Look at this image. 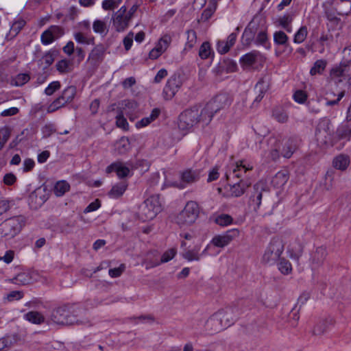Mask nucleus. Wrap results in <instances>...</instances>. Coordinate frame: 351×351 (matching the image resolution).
<instances>
[{
	"label": "nucleus",
	"instance_id": "obj_1",
	"mask_svg": "<svg viewBox=\"0 0 351 351\" xmlns=\"http://www.w3.org/2000/svg\"><path fill=\"white\" fill-rule=\"evenodd\" d=\"M199 215V204L195 201H189L184 208L175 217L174 221L180 228H186L195 223Z\"/></svg>",
	"mask_w": 351,
	"mask_h": 351
},
{
	"label": "nucleus",
	"instance_id": "obj_2",
	"mask_svg": "<svg viewBox=\"0 0 351 351\" xmlns=\"http://www.w3.org/2000/svg\"><path fill=\"white\" fill-rule=\"evenodd\" d=\"M334 132L332 123L328 119H322L318 122L315 132L317 145L320 147H327L333 145Z\"/></svg>",
	"mask_w": 351,
	"mask_h": 351
},
{
	"label": "nucleus",
	"instance_id": "obj_3",
	"mask_svg": "<svg viewBox=\"0 0 351 351\" xmlns=\"http://www.w3.org/2000/svg\"><path fill=\"white\" fill-rule=\"evenodd\" d=\"M162 210V204L159 195H152L143 203L139 210V215L143 221L154 219Z\"/></svg>",
	"mask_w": 351,
	"mask_h": 351
},
{
	"label": "nucleus",
	"instance_id": "obj_4",
	"mask_svg": "<svg viewBox=\"0 0 351 351\" xmlns=\"http://www.w3.org/2000/svg\"><path fill=\"white\" fill-rule=\"evenodd\" d=\"M72 307L64 305L54 308L50 316L51 320L58 325L79 324L77 315L74 314Z\"/></svg>",
	"mask_w": 351,
	"mask_h": 351
},
{
	"label": "nucleus",
	"instance_id": "obj_5",
	"mask_svg": "<svg viewBox=\"0 0 351 351\" xmlns=\"http://www.w3.org/2000/svg\"><path fill=\"white\" fill-rule=\"evenodd\" d=\"M25 224L24 217L16 216L5 219L0 224V238L10 239L14 237Z\"/></svg>",
	"mask_w": 351,
	"mask_h": 351
},
{
	"label": "nucleus",
	"instance_id": "obj_6",
	"mask_svg": "<svg viewBox=\"0 0 351 351\" xmlns=\"http://www.w3.org/2000/svg\"><path fill=\"white\" fill-rule=\"evenodd\" d=\"M285 243L282 238L275 237L271 239L265 253L262 261L265 263L273 265L278 261L284 251Z\"/></svg>",
	"mask_w": 351,
	"mask_h": 351
},
{
	"label": "nucleus",
	"instance_id": "obj_7",
	"mask_svg": "<svg viewBox=\"0 0 351 351\" xmlns=\"http://www.w3.org/2000/svg\"><path fill=\"white\" fill-rule=\"evenodd\" d=\"M241 166V161L237 162L236 167L229 173H226V176L228 181V184L225 186L226 195L228 197H239L241 194V187L240 183L241 180L239 179V167Z\"/></svg>",
	"mask_w": 351,
	"mask_h": 351
},
{
	"label": "nucleus",
	"instance_id": "obj_8",
	"mask_svg": "<svg viewBox=\"0 0 351 351\" xmlns=\"http://www.w3.org/2000/svg\"><path fill=\"white\" fill-rule=\"evenodd\" d=\"M198 106L186 109L179 116L178 127L182 130H189L200 122Z\"/></svg>",
	"mask_w": 351,
	"mask_h": 351
},
{
	"label": "nucleus",
	"instance_id": "obj_9",
	"mask_svg": "<svg viewBox=\"0 0 351 351\" xmlns=\"http://www.w3.org/2000/svg\"><path fill=\"white\" fill-rule=\"evenodd\" d=\"M263 62V57L258 51L254 50L243 56V71H254Z\"/></svg>",
	"mask_w": 351,
	"mask_h": 351
},
{
	"label": "nucleus",
	"instance_id": "obj_10",
	"mask_svg": "<svg viewBox=\"0 0 351 351\" xmlns=\"http://www.w3.org/2000/svg\"><path fill=\"white\" fill-rule=\"evenodd\" d=\"M221 320V325L223 329H226L232 326L239 315V308L228 307L224 309H221L215 313Z\"/></svg>",
	"mask_w": 351,
	"mask_h": 351
},
{
	"label": "nucleus",
	"instance_id": "obj_11",
	"mask_svg": "<svg viewBox=\"0 0 351 351\" xmlns=\"http://www.w3.org/2000/svg\"><path fill=\"white\" fill-rule=\"evenodd\" d=\"M328 256L327 249L324 246L317 247L315 251L311 254L309 262L310 266L313 270H317L321 268Z\"/></svg>",
	"mask_w": 351,
	"mask_h": 351
},
{
	"label": "nucleus",
	"instance_id": "obj_12",
	"mask_svg": "<svg viewBox=\"0 0 351 351\" xmlns=\"http://www.w3.org/2000/svg\"><path fill=\"white\" fill-rule=\"evenodd\" d=\"M239 233L240 232L238 229H231L226 231L224 234L215 235L210 243L215 247H224L234 238L239 237Z\"/></svg>",
	"mask_w": 351,
	"mask_h": 351
},
{
	"label": "nucleus",
	"instance_id": "obj_13",
	"mask_svg": "<svg viewBox=\"0 0 351 351\" xmlns=\"http://www.w3.org/2000/svg\"><path fill=\"white\" fill-rule=\"evenodd\" d=\"M182 84V80L179 75H173L171 76L163 89L165 97L167 99H172L180 88Z\"/></svg>",
	"mask_w": 351,
	"mask_h": 351
},
{
	"label": "nucleus",
	"instance_id": "obj_14",
	"mask_svg": "<svg viewBox=\"0 0 351 351\" xmlns=\"http://www.w3.org/2000/svg\"><path fill=\"white\" fill-rule=\"evenodd\" d=\"M131 19H132L127 15L126 7L123 5L114 13L113 25L117 31L122 32L128 27Z\"/></svg>",
	"mask_w": 351,
	"mask_h": 351
},
{
	"label": "nucleus",
	"instance_id": "obj_15",
	"mask_svg": "<svg viewBox=\"0 0 351 351\" xmlns=\"http://www.w3.org/2000/svg\"><path fill=\"white\" fill-rule=\"evenodd\" d=\"M201 170L187 169L180 173L181 183L179 188L184 189L186 184H191L198 181L200 178Z\"/></svg>",
	"mask_w": 351,
	"mask_h": 351
},
{
	"label": "nucleus",
	"instance_id": "obj_16",
	"mask_svg": "<svg viewBox=\"0 0 351 351\" xmlns=\"http://www.w3.org/2000/svg\"><path fill=\"white\" fill-rule=\"evenodd\" d=\"M304 244L299 238L292 239L287 246V252L289 256L295 260H298L302 255Z\"/></svg>",
	"mask_w": 351,
	"mask_h": 351
},
{
	"label": "nucleus",
	"instance_id": "obj_17",
	"mask_svg": "<svg viewBox=\"0 0 351 351\" xmlns=\"http://www.w3.org/2000/svg\"><path fill=\"white\" fill-rule=\"evenodd\" d=\"M216 113L226 108L230 104V99L227 94L223 93L216 95L208 102Z\"/></svg>",
	"mask_w": 351,
	"mask_h": 351
},
{
	"label": "nucleus",
	"instance_id": "obj_18",
	"mask_svg": "<svg viewBox=\"0 0 351 351\" xmlns=\"http://www.w3.org/2000/svg\"><path fill=\"white\" fill-rule=\"evenodd\" d=\"M296 149V141L294 138H290L283 141L282 149L280 151L275 149L273 152L275 153V156H278V153L280 152L283 157L289 158L291 157Z\"/></svg>",
	"mask_w": 351,
	"mask_h": 351
},
{
	"label": "nucleus",
	"instance_id": "obj_19",
	"mask_svg": "<svg viewBox=\"0 0 351 351\" xmlns=\"http://www.w3.org/2000/svg\"><path fill=\"white\" fill-rule=\"evenodd\" d=\"M205 330L208 335H213L224 330L221 325V320L218 318L215 313L206 321Z\"/></svg>",
	"mask_w": 351,
	"mask_h": 351
},
{
	"label": "nucleus",
	"instance_id": "obj_20",
	"mask_svg": "<svg viewBox=\"0 0 351 351\" xmlns=\"http://www.w3.org/2000/svg\"><path fill=\"white\" fill-rule=\"evenodd\" d=\"M265 183L262 181L257 182L254 186V194L250 197V206L256 210L261 204L262 191L264 190Z\"/></svg>",
	"mask_w": 351,
	"mask_h": 351
},
{
	"label": "nucleus",
	"instance_id": "obj_21",
	"mask_svg": "<svg viewBox=\"0 0 351 351\" xmlns=\"http://www.w3.org/2000/svg\"><path fill=\"white\" fill-rule=\"evenodd\" d=\"M114 171L119 178H124L129 175L130 170L128 167L123 165L122 162H115L106 168V173H108Z\"/></svg>",
	"mask_w": 351,
	"mask_h": 351
},
{
	"label": "nucleus",
	"instance_id": "obj_22",
	"mask_svg": "<svg viewBox=\"0 0 351 351\" xmlns=\"http://www.w3.org/2000/svg\"><path fill=\"white\" fill-rule=\"evenodd\" d=\"M237 40V34H230L227 40H218L217 43V50L220 54L226 53L234 45Z\"/></svg>",
	"mask_w": 351,
	"mask_h": 351
},
{
	"label": "nucleus",
	"instance_id": "obj_23",
	"mask_svg": "<svg viewBox=\"0 0 351 351\" xmlns=\"http://www.w3.org/2000/svg\"><path fill=\"white\" fill-rule=\"evenodd\" d=\"M343 53H348L349 58L346 60V62H341L340 65L336 66L331 69L330 75L333 77H342L345 73L346 68L351 62V46L345 47L343 49Z\"/></svg>",
	"mask_w": 351,
	"mask_h": 351
},
{
	"label": "nucleus",
	"instance_id": "obj_24",
	"mask_svg": "<svg viewBox=\"0 0 351 351\" xmlns=\"http://www.w3.org/2000/svg\"><path fill=\"white\" fill-rule=\"evenodd\" d=\"M105 51L106 49L103 45H96L89 53L88 61L93 64L100 63L104 59Z\"/></svg>",
	"mask_w": 351,
	"mask_h": 351
},
{
	"label": "nucleus",
	"instance_id": "obj_25",
	"mask_svg": "<svg viewBox=\"0 0 351 351\" xmlns=\"http://www.w3.org/2000/svg\"><path fill=\"white\" fill-rule=\"evenodd\" d=\"M270 84V77L265 75L262 77L256 84V89L259 92L258 95L256 98V101H260L265 93L269 90Z\"/></svg>",
	"mask_w": 351,
	"mask_h": 351
},
{
	"label": "nucleus",
	"instance_id": "obj_26",
	"mask_svg": "<svg viewBox=\"0 0 351 351\" xmlns=\"http://www.w3.org/2000/svg\"><path fill=\"white\" fill-rule=\"evenodd\" d=\"M237 69L236 62L232 60L228 59L224 60L220 65L213 70V73L216 76L220 75L223 71L226 73L234 72Z\"/></svg>",
	"mask_w": 351,
	"mask_h": 351
},
{
	"label": "nucleus",
	"instance_id": "obj_27",
	"mask_svg": "<svg viewBox=\"0 0 351 351\" xmlns=\"http://www.w3.org/2000/svg\"><path fill=\"white\" fill-rule=\"evenodd\" d=\"M198 107L200 122L208 125L211 121L216 112L213 110L212 107L208 103H207L203 108H201L200 106H198Z\"/></svg>",
	"mask_w": 351,
	"mask_h": 351
},
{
	"label": "nucleus",
	"instance_id": "obj_28",
	"mask_svg": "<svg viewBox=\"0 0 351 351\" xmlns=\"http://www.w3.org/2000/svg\"><path fill=\"white\" fill-rule=\"evenodd\" d=\"M176 254V250L175 248H171L163 253L161 256L160 261H157L156 263H152L149 261H145V264L146 265V269H150L156 266H158L160 263H167L171 259L174 258Z\"/></svg>",
	"mask_w": 351,
	"mask_h": 351
},
{
	"label": "nucleus",
	"instance_id": "obj_29",
	"mask_svg": "<svg viewBox=\"0 0 351 351\" xmlns=\"http://www.w3.org/2000/svg\"><path fill=\"white\" fill-rule=\"evenodd\" d=\"M217 7V0H210L207 8L202 12L198 22L205 23L208 21L214 14Z\"/></svg>",
	"mask_w": 351,
	"mask_h": 351
},
{
	"label": "nucleus",
	"instance_id": "obj_30",
	"mask_svg": "<svg viewBox=\"0 0 351 351\" xmlns=\"http://www.w3.org/2000/svg\"><path fill=\"white\" fill-rule=\"evenodd\" d=\"M199 251L200 245H195L193 249H185L182 253V256L188 261H199L201 258V254L199 253Z\"/></svg>",
	"mask_w": 351,
	"mask_h": 351
},
{
	"label": "nucleus",
	"instance_id": "obj_31",
	"mask_svg": "<svg viewBox=\"0 0 351 351\" xmlns=\"http://www.w3.org/2000/svg\"><path fill=\"white\" fill-rule=\"evenodd\" d=\"M127 187L128 184L125 182H121L114 184L108 192V195L110 198L117 199L123 195Z\"/></svg>",
	"mask_w": 351,
	"mask_h": 351
},
{
	"label": "nucleus",
	"instance_id": "obj_32",
	"mask_svg": "<svg viewBox=\"0 0 351 351\" xmlns=\"http://www.w3.org/2000/svg\"><path fill=\"white\" fill-rule=\"evenodd\" d=\"M274 43L276 45L289 47L290 52L293 50L292 47L289 46L288 36L283 31L279 30L274 32Z\"/></svg>",
	"mask_w": 351,
	"mask_h": 351
},
{
	"label": "nucleus",
	"instance_id": "obj_33",
	"mask_svg": "<svg viewBox=\"0 0 351 351\" xmlns=\"http://www.w3.org/2000/svg\"><path fill=\"white\" fill-rule=\"evenodd\" d=\"M350 162V160L348 156L340 154L334 158L332 165L335 169L344 171L348 168Z\"/></svg>",
	"mask_w": 351,
	"mask_h": 351
},
{
	"label": "nucleus",
	"instance_id": "obj_34",
	"mask_svg": "<svg viewBox=\"0 0 351 351\" xmlns=\"http://www.w3.org/2000/svg\"><path fill=\"white\" fill-rule=\"evenodd\" d=\"M289 180V174L285 171H278L272 178L271 184L276 188L283 186Z\"/></svg>",
	"mask_w": 351,
	"mask_h": 351
},
{
	"label": "nucleus",
	"instance_id": "obj_35",
	"mask_svg": "<svg viewBox=\"0 0 351 351\" xmlns=\"http://www.w3.org/2000/svg\"><path fill=\"white\" fill-rule=\"evenodd\" d=\"M131 149L128 138L123 136L115 143V151L119 154H125Z\"/></svg>",
	"mask_w": 351,
	"mask_h": 351
},
{
	"label": "nucleus",
	"instance_id": "obj_36",
	"mask_svg": "<svg viewBox=\"0 0 351 351\" xmlns=\"http://www.w3.org/2000/svg\"><path fill=\"white\" fill-rule=\"evenodd\" d=\"M25 21L23 19H19L15 21L10 29L9 33L6 36L7 39H12L14 38L19 32L22 29V28L25 26Z\"/></svg>",
	"mask_w": 351,
	"mask_h": 351
},
{
	"label": "nucleus",
	"instance_id": "obj_37",
	"mask_svg": "<svg viewBox=\"0 0 351 351\" xmlns=\"http://www.w3.org/2000/svg\"><path fill=\"white\" fill-rule=\"evenodd\" d=\"M77 90L74 86H67L60 95L66 104L71 103L76 95Z\"/></svg>",
	"mask_w": 351,
	"mask_h": 351
},
{
	"label": "nucleus",
	"instance_id": "obj_38",
	"mask_svg": "<svg viewBox=\"0 0 351 351\" xmlns=\"http://www.w3.org/2000/svg\"><path fill=\"white\" fill-rule=\"evenodd\" d=\"M293 21V16L291 14H287L280 17L278 20L279 25L281 26L285 31L289 33L292 32L291 23Z\"/></svg>",
	"mask_w": 351,
	"mask_h": 351
},
{
	"label": "nucleus",
	"instance_id": "obj_39",
	"mask_svg": "<svg viewBox=\"0 0 351 351\" xmlns=\"http://www.w3.org/2000/svg\"><path fill=\"white\" fill-rule=\"evenodd\" d=\"M327 62L324 59L317 60L310 70L311 75L322 74L326 67Z\"/></svg>",
	"mask_w": 351,
	"mask_h": 351
},
{
	"label": "nucleus",
	"instance_id": "obj_40",
	"mask_svg": "<svg viewBox=\"0 0 351 351\" xmlns=\"http://www.w3.org/2000/svg\"><path fill=\"white\" fill-rule=\"evenodd\" d=\"M331 324V320L322 319L320 320L315 326L313 332L315 335H320L324 334L328 328L329 325Z\"/></svg>",
	"mask_w": 351,
	"mask_h": 351
},
{
	"label": "nucleus",
	"instance_id": "obj_41",
	"mask_svg": "<svg viewBox=\"0 0 351 351\" xmlns=\"http://www.w3.org/2000/svg\"><path fill=\"white\" fill-rule=\"evenodd\" d=\"M171 43V37L169 35L165 34L158 40L155 48L163 53L169 47Z\"/></svg>",
	"mask_w": 351,
	"mask_h": 351
},
{
	"label": "nucleus",
	"instance_id": "obj_42",
	"mask_svg": "<svg viewBox=\"0 0 351 351\" xmlns=\"http://www.w3.org/2000/svg\"><path fill=\"white\" fill-rule=\"evenodd\" d=\"M75 40L80 44L94 45L95 38L93 36H88L82 32H78L74 34Z\"/></svg>",
	"mask_w": 351,
	"mask_h": 351
},
{
	"label": "nucleus",
	"instance_id": "obj_43",
	"mask_svg": "<svg viewBox=\"0 0 351 351\" xmlns=\"http://www.w3.org/2000/svg\"><path fill=\"white\" fill-rule=\"evenodd\" d=\"M272 116L274 118L280 123H285L288 120V114L285 110L280 108L276 107L272 111Z\"/></svg>",
	"mask_w": 351,
	"mask_h": 351
},
{
	"label": "nucleus",
	"instance_id": "obj_44",
	"mask_svg": "<svg viewBox=\"0 0 351 351\" xmlns=\"http://www.w3.org/2000/svg\"><path fill=\"white\" fill-rule=\"evenodd\" d=\"M25 317L27 320L36 324H41L45 321L44 316L37 311H30L25 314Z\"/></svg>",
	"mask_w": 351,
	"mask_h": 351
},
{
	"label": "nucleus",
	"instance_id": "obj_45",
	"mask_svg": "<svg viewBox=\"0 0 351 351\" xmlns=\"http://www.w3.org/2000/svg\"><path fill=\"white\" fill-rule=\"evenodd\" d=\"M308 35V29L306 26H302L295 32L293 36V43L296 44H300L303 43Z\"/></svg>",
	"mask_w": 351,
	"mask_h": 351
},
{
	"label": "nucleus",
	"instance_id": "obj_46",
	"mask_svg": "<svg viewBox=\"0 0 351 351\" xmlns=\"http://www.w3.org/2000/svg\"><path fill=\"white\" fill-rule=\"evenodd\" d=\"M186 43L185 44V50L191 49L197 43V34L193 29H189L186 31Z\"/></svg>",
	"mask_w": 351,
	"mask_h": 351
},
{
	"label": "nucleus",
	"instance_id": "obj_47",
	"mask_svg": "<svg viewBox=\"0 0 351 351\" xmlns=\"http://www.w3.org/2000/svg\"><path fill=\"white\" fill-rule=\"evenodd\" d=\"M70 189V185L66 181L58 182L54 186V193L56 196H62Z\"/></svg>",
	"mask_w": 351,
	"mask_h": 351
},
{
	"label": "nucleus",
	"instance_id": "obj_48",
	"mask_svg": "<svg viewBox=\"0 0 351 351\" xmlns=\"http://www.w3.org/2000/svg\"><path fill=\"white\" fill-rule=\"evenodd\" d=\"M212 54V49L208 42H204L199 49V56L201 59L205 60L208 58Z\"/></svg>",
	"mask_w": 351,
	"mask_h": 351
},
{
	"label": "nucleus",
	"instance_id": "obj_49",
	"mask_svg": "<svg viewBox=\"0 0 351 351\" xmlns=\"http://www.w3.org/2000/svg\"><path fill=\"white\" fill-rule=\"evenodd\" d=\"M30 80V77L27 73H19L15 77H14L11 84L16 86H21L28 82Z\"/></svg>",
	"mask_w": 351,
	"mask_h": 351
},
{
	"label": "nucleus",
	"instance_id": "obj_50",
	"mask_svg": "<svg viewBox=\"0 0 351 351\" xmlns=\"http://www.w3.org/2000/svg\"><path fill=\"white\" fill-rule=\"evenodd\" d=\"M56 69L60 73H67L71 71V62L66 59L58 61L56 64Z\"/></svg>",
	"mask_w": 351,
	"mask_h": 351
},
{
	"label": "nucleus",
	"instance_id": "obj_51",
	"mask_svg": "<svg viewBox=\"0 0 351 351\" xmlns=\"http://www.w3.org/2000/svg\"><path fill=\"white\" fill-rule=\"evenodd\" d=\"M232 217L228 214H221L215 219V222L221 226H228L232 223Z\"/></svg>",
	"mask_w": 351,
	"mask_h": 351
},
{
	"label": "nucleus",
	"instance_id": "obj_52",
	"mask_svg": "<svg viewBox=\"0 0 351 351\" xmlns=\"http://www.w3.org/2000/svg\"><path fill=\"white\" fill-rule=\"evenodd\" d=\"M278 266L280 271L284 275H287L292 271L291 264L289 261L285 258H282L280 261Z\"/></svg>",
	"mask_w": 351,
	"mask_h": 351
},
{
	"label": "nucleus",
	"instance_id": "obj_53",
	"mask_svg": "<svg viewBox=\"0 0 351 351\" xmlns=\"http://www.w3.org/2000/svg\"><path fill=\"white\" fill-rule=\"evenodd\" d=\"M66 104V103L64 102L60 96H59L48 106L47 112H53L59 108L64 106Z\"/></svg>",
	"mask_w": 351,
	"mask_h": 351
},
{
	"label": "nucleus",
	"instance_id": "obj_54",
	"mask_svg": "<svg viewBox=\"0 0 351 351\" xmlns=\"http://www.w3.org/2000/svg\"><path fill=\"white\" fill-rule=\"evenodd\" d=\"M93 28L95 33L106 34L108 32L106 24L101 20H96L93 24Z\"/></svg>",
	"mask_w": 351,
	"mask_h": 351
},
{
	"label": "nucleus",
	"instance_id": "obj_55",
	"mask_svg": "<svg viewBox=\"0 0 351 351\" xmlns=\"http://www.w3.org/2000/svg\"><path fill=\"white\" fill-rule=\"evenodd\" d=\"M336 134L339 139L350 138L351 130L349 129L348 125H341L337 128Z\"/></svg>",
	"mask_w": 351,
	"mask_h": 351
},
{
	"label": "nucleus",
	"instance_id": "obj_56",
	"mask_svg": "<svg viewBox=\"0 0 351 351\" xmlns=\"http://www.w3.org/2000/svg\"><path fill=\"white\" fill-rule=\"evenodd\" d=\"M116 124L117 126L122 128L125 130H128L129 125L126 119L123 116V112L119 110L118 114L116 117Z\"/></svg>",
	"mask_w": 351,
	"mask_h": 351
},
{
	"label": "nucleus",
	"instance_id": "obj_57",
	"mask_svg": "<svg viewBox=\"0 0 351 351\" xmlns=\"http://www.w3.org/2000/svg\"><path fill=\"white\" fill-rule=\"evenodd\" d=\"M121 110H127L128 109V112H126L125 113H129L130 112L134 111L137 108V104L134 100H129V99H125L121 101Z\"/></svg>",
	"mask_w": 351,
	"mask_h": 351
},
{
	"label": "nucleus",
	"instance_id": "obj_58",
	"mask_svg": "<svg viewBox=\"0 0 351 351\" xmlns=\"http://www.w3.org/2000/svg\"><path fill=\"white\" fill-rule=\"evenodd\" d=\"M122 0H104L102 1V8L104 10H112L117 8Z\"/></svg>",
	"mask_w": 351,
	"mask_h": 351
},
{
	"label": "nucleus",
	"instance_id": "obj_59",
	"mask_svg": "<svg viewBox=\"0 0 351 351\" xmlns=\"http://www.w3.org/2000/svg\"><path fill=\"white\" fill-rule=\"evenodd\" d=\"M61 87L59 81H53L51 82L45 90V94L47 96L52 95L56 91L58 90Z\"/></svg>",
	"mask_w": 351,
	"mask_h": 351
},
{
	"label": "nucleus",
	"instance_id": "obj_60",
	"mask_svg": "<svg viewBox=\"0 0 351 351\" xmlns=\"http://www.w3.org/2000/svg\"><path fill=\"white\" fill-rule=\"evenodd\" d=\"M41 42L43 45H49L51 44L53 40L56 39L53 34L51 33V32L49 30V29H47L45 30L42 34H41Z\"/></svg>",
	"mask_w": 351,
	"mask_h": 351
},
{
	"label": "nucleus",
	"instance_id": "obj_61",
	"mask_svg": "<svg viewBox=\"0 0 351 351\" xmlns=\"http://www.w3.org/2000/svg\"><path fill=\"white\" fill-rule=\"evenodd\" d=\"M24 294L23 291H12L7 294L5 299L8 302H13L14 300H19L23 297Z\"/></svg>",
	"mask_w": 351,
	"mask_h": 351
},
{
	"label": "nucleus",
	"instance_id": "obj_62",
	"mask_svg": "<svg viewBox=\"0 0 351 351\" xmlns=\"http://www.w3.org/2000/svg\"><path fill=\"white\" fill-rule=\"evenodd\" d=\"M293 99L298 104H304L307 99V95L305 91L298 90L293 94Z\"/></svg>",
	"mask_w": 351,
	"mask_h": 351
},
{
	"label": "nucleus",
	"instance_id": "obj_63",
	"mask_svg": "<svg viewBox=\"0 0 351 351\" xmlns=\"http://www.w3.org/2000/svg\"><path fill=\"white\" fill-rule=\"evenodd\" d=\"M125 265L121 264L119 267L109 269L108 274L112 278L119 277L125 270Z\"/></svg>",
	"mask_w": 351,
	"mask_h": 351
},
{
	"label": "nucleus",
	"instance_id": "obj_64",
	"mask_svg": "<svg viewBox=\"0 0 351 351\" xmlns=\"http://www.w3.org/2000/svg\"><path fill=\"white\" fill-rule=\"evenodd\" d=\"M1 135V143H0V150L4 146L5 143L8 141L10 136V132L8 128H3L0 130Z\"/></svg>",
	"mask_w": 351,
	"mask_h": 351
}]
</instances>
